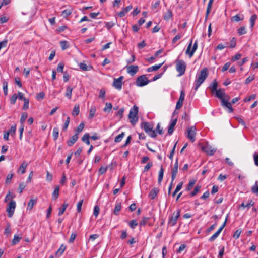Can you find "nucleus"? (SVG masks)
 Wrapping results in <instances>:
<instances>
[{
  "label": "nucleus",
  "instance_id": "obj_1",
  "mask_svg": "<svg viewBox=\"0 0 258 258\" xmlns=\"http://www.w3.org/2000/svg\"><path fill=\"white\" fill-rule=\"evenodd\" d=\"M214 92H215L216 96L221 100L222 106L224 108H227V111L229 113L232 112L233 109L231 103L228 102L230 97L228 95H225V90L224 89H219Z\"/></svg>",
  "mask_w": 258,
  "mask_h": 258
},
{
  "label": "nucleus",
  "instance_id": "obj_2",
  "mask_svg": "<svg viewBox=\"0 0 258 258\" xmlns=\"http://www.w3.org/2000/svg\"><path fill=\"white\" fill-rule=\"evenodd\" d=\"M208 75V70L206 68H203L200 74H197L194 82V89L197 91L201 85L204 82Z\"/></svg>",
  "mask_w": 258,
  "mask_h": 258
},
{
  "label": "nucleus",
  "instance_id": "obj_3",
  "mask_svg": "<svg viewBox=\"0 0 258 258\" xmlns=\"http://www.w3.org/2000/svg\"><path fill=\"white\" fill-rule=\"evenodd\" d=\"M141 127L151 137L155 138L157 135L155 131L153 130V125L148 122H143L141 124Z\"/></svg>",
  "mask_w": 258,
  "mask_h": 258
},
{
  "label": "nucleus",
  "instance_id": "obj_4",
  "mask_svg": "<svg viewBox=\"0 0 258 258\" xmlns=\"http://www.w3.org/2000/svg\"><path fill=\"white\" fill-rule=\"evenodd\" d=\"M138 107L135 105L131 109L128 114L130 121L133 125H135L138 121Z\"/></svg>",
  "mask_w": 258,
  "mask_h": 258
},
{
  "label": "nucleus",
  "instance_id": "obj_5",
  "mask_svg": "<svg viewBox=\"0 0 258 258\" xmlns=\"http://www.w3.org/2000/svg\"><path fill=\"white\" fill-rule=\"evenodd\" d=\"M176 71L179 73V76L183 75L186 70V64L182 59H176L175 61Z\"/></svg>",
  "mask_w": 258,
  "mask_h": 258
},
{
  "label": "nucleus",
  "instance_id": "obj_6",
  "mask_svg": "<svg viewBox=\"0 0 258 258\" xmlns=\"http://www.w3.org/2000/svg\"><path fill=\"white\" fill-rule=\"evenodd\" d=\"M180 214V210L179 209H177L176 212H174L172 215L169 218L168 225L171 227L174 226L176 224Z\"/></svg>",
  "mask_w": 258,
  "mask_h": 258
},
{
  "label": "nucleus",
  "instance_id": "obj_7",
  "mask_svg": "<svg viewBox=\"0 0 258 258\" xmlns=\"http://www.w3.org/2000/svg\"><path fill=\"white\" fill-rule=\"evenodd\" d=\"M192 41L191 40L185 52V53L187 54L190 58H191L194 55V53L198 48V41H196L192 47L191 50H190L192 47Z\"/></svg>",
  "mask_w": 258,
  "mask_h": 258
},
{
  "label": "nucleus",
  "instance_id": "obj_8",
  "mask_svg": "<svg viewBox=\"0 0 258 258\" xmlns=\"http://www.w3.org/2000/svg\"><path fill=\"white\" fill-rule=\"evenodd\" d=\"M150 82L145 75H142L137 78L136 84L138 86L142 87L147 85Z\"/></svg>",
  "mask_w": 258,
  "mask_h": 258
},
{
  "label": "nucleus",
  "instance_id": "obj_9",
  "mask_svg": "<svg viewBox=\"0 0 258 258\" xmlns=\"http://www.w3.org/2000/svg\"><path fill=\"white\" fill-rule=\"evenodd\" d=\"M196 131L197 129L195 126H189L187 129V137L191 142H194L195 141Z\"/></svg>",
  "mask_w": 258,
  "mask_h": 258
},
{
  "label": "nucleus",
  "instance_id": "obj_10",
  "mask_svg": "<svg viewBox=\"0 0 258 258\" xmlns=\"http://www.w3.org/2000/svg\"><path fill=\"white\" fill-rule=\"evenodd\" d=\"M16 206V204L15 201L14 200H11L9 203L8 207L6 209V211L8 213V216L9 217L11 218L12 217L14 213Z\"/></svg>",
  "mask_w": 258,
  "mask_h": 258
},
{
  "label": "nucleus",
  "instance_id": "obj_11",
  "mask_svg": "<svg viewBox=\"0 0 258 258\" xmlns=\"http://www.w3.org/2000/svg\"><path fill=\"white\" fill-rule=\"evenodd\" d=\"M124 77L122 76H120L118 78H114L112 86L118 90H120L122 86V80Z\"/></svg>",
  "mask_w": 258,
  "mask_h": 258
},
{
  "label": "nucleus",
  "instance_id": "obj_12",
  "mask_svg": "<svg viewBox=\"0 0 258 258\" xmlns=\"http://www.w3.org/2000/svg\"><path fill=\"white\" fill-rule=\"evenodd\" d=\"M227 222V218L226 219L225 221L223 223V224L221 225V226L220 227V228L218 230V231L215 232L210 238L209 239V241L210 242H212L214 241L219 235L223 228L225 227L226 224Z\"/></svg>",
  "mask_w": 258,
  "mask_h": 258
},
{
  "label": "nucleus",
  "instance_id": "obj_13",
  "mask_svg": "<svg viewBox=\"0 0 258 258\" xmlns=\"http://www.w3.org/2000/svg\"><path fill=\"white\" fill-rule=\"evenodd\" d=\"M202 149L209 156H212L216 151V149L213 148L211 146L209 145H206L203 146Z\"/></svg>",
  "mask_w": 258,
  "mask_h": 258
},
{
  "label": "nucleus",
  "instance_id": "obj_14",
  "mask_svg": "<svg viewBox=\"0 0 258 258\" xmlns=\"http://www.w3.org/2000/svg\"><path fill=\"white\" fill-rule=\"evenodd\" d=\"M178 159L176 160V161L174 163V167L171 170V179H172V182H173L174 179L176 178L177 172H178Z\"/></svg>",
  "mask_w": 258,
  "mask_h": 258
},
{
  "label": "nucleus",
  "instance_id": "obj_15",
  "mask_svg": "<svg viewBox=\"0 0 258 258\" xmlns=\"http://www.w3.org/2000/svg\"><path fill=\"white\" fill-rule=\"evenodd\" d=\"M185 93L184 91H181L180 97L176 103V109H179L182 106L183 101L184 100Z\"/></svg>",
  "mask_w": 258,
  "mask_h": 258
},
{
  "label": "nucleus",
  "instance_id": "obj_16",
  "mask_svg": "<svg viewBox=\"0 0 258 258\" xmlns=\"http://www.w3.org/2000/svg\"><path fill=\"white\" fill-rule=\"evenodd\" d=\"M126 68L127 72L132 76H134L139 71L138 66L131 65L127 67Z\"/></svg>",
  "mask_w": 258,
  "mask_h": 258
},
{
  "label": "nucleus",
  "instance_id": "obj_17",
  "mask_svg": "<svg viewBox=\"0 0 258 258\" xmlns=\"http://www.w3.org/2000/svg\"><path fill=\"white\" fill-rule=\"evenodd\" d=\"M177 118L172 119L171 120L169 127H168V133L169 135H171L173 133V132L174 131V127L177 123Z\"/></svg>",
  "mask_w": 258,
  "mask_h": 258
},
{
  "label": "nucleus",
  "instance_id": "obj_18",
  "mask_svg": "<svg viewBox=\"0 0 258 258\" xmlns=\"http://www.w3.org/2000/svg\"><path fill=\"white\" fill-rule=\"evenodd\" d=\"M78 139V135L75 134L71 137V138L68 140L67 142V145L69 147H71L77 141Z\"/></svg>",
  "mask_w": 258,
  "mask_h": 258
},
{
  "label": "nucleus",
  "instance_id": "obj_19",
  "mask_svg": "<svg viewBox=\"0 0 258 258\" xmlns=\"http://www.w3.org/2000/svg\"><path fill=\"white\" fill-rule=\"evenodd\" d=\"M132 9V6H128L123 8L120 12L118 13V16L120 17H124L125 14Z\"/></svg>",
  "mask_w": 258,
  "mask_h": 258
},
{
  "label": "nucleus",
  "instance_id": "obj_20",
  "mask_svg": "<svg viewBox=\"0 0 258 258\" xmlns=\"http://www.w3.org/2000/svg\"><path fill=\"white\" fill-rule=\"evenodd\" d=\"M159 190L157 188H153L149 193V197L151 199H154L157 196Z\"/></svg>",
  "mask_w": 258,
  "mask_h": 258
},
{
  "label": "nucleus",
  "instance_id": "obj_21",
  "mask_svg": "<svg viewBox=\"0 0 258 258\" xmlns=\"http://www.w3.org/2000/svg\"><path fill=\"white\" fill-rule=\"evenodd\" d=\"M28 166V164L26 163L25 162H23L20 166L19 167L18 172L21 173V174H24L25 173V170Z\"/></svg>",
  "mask_w": 258,
  "mask_h": 258
},
{
  "label": "nucleus",
  "instance_id": "obj_22",
  "mask_svg": "<svg viewBox=\"0 0 258 258\" xmlns=\"http://www.w3.org/2000/svg\"><path fill=\"white\" fill-rule=\"evenodd\" d=\"M80 69L83 71H89L92 69V67L91 66H87L84 63L81 62L79 64Z\"/></svg>",
  "mask_w": 258,
  "mask_h": 258
},
{
  "label": "nucleus",
  "instance_id": "obj_23",
  "mask_svg": "<svg viewBox=\"0 0 258 258\" xmlns=\"http://www.w3.org/2000/svg\"><path fill=\"white\" fill-rule=\"evenodd\" d=\"M218 82L214 80L210 85L209 88L211 89L212 92H214L217 90Z\"/></svg>",
  "mask_w": 258,
  "mask_h": 258
},
{
  "label": "nucleus",
  "instance_id": "obj_24",
  "mask_svg": "<svg viewBox=\"0 0 258 258\" xmlns=\"http://www.w3.org/2000/svg\"><path fill=\"white\" fill-rule=\"evenodd\" d=\"M257 18V16L256 14L252 15L251 16V17L250 18L249 22H250V28L251 29H253V28L255 25V21H256Z\"/></svg>",
  "mask_w": 258,
  "mask_h": 258
},
{
  "label": "nucleus",
  "instance_id": "obj_25",
  "mask_svg": "<svg viewBox=\"0 0 258 258\" xmlns=\"http://www.w3.org/2000/svg\"><path fill=\"white\" fill-rule=\"evenodd\" d=\"M36 202L37 199H30L27 205V210H31L33 208L34 205H35L36 204Z\"/></svg>",
  "mask_w": 258,
  "mask_h": 258
},
{
  "label": "nucleus",
  "instance_id": "obj_26",
  "mask_svg": "<svg viewBox=\"0 0 258 258\" xmlns=\"http://www.w3.org/2000/svg\"><path fill=\"white\" fill-rule=\"evenodd\" d=\"M121 209V204L120 202L116 203L114 209V214L116 215H118L119 212Z\"/></svg>",
  "mask_w": 258,
  "mask_h": 258
},
{
  "label": "nucleus",
  "instance_id": "obj_27",
  "mask_svg": "<svg viewBox=\"0 0 258 258\" xmlns=\"http://www.w3.org/2000/svg\"><path fill=\"white\" fill-rule=\"evenodd\" d=\"M59 187L58 186H56L52 193V198L53 200H56L59 196Z\"/></svg>",
  "mask_w": 258,
  "mask_h": 258
},
{
  "label": "nucleus",
  "instance_id": "obj_28",
  "mask_svg": "<svg viewBox=\"0 0 258 258\" xmlns=\"http://www.w3.org/2000/svg\"><path fill=\"white\" fill-rule=\"evenodd\" d=\"M80 112V106L78 104H76L72 112L73 116H77Z\"/></svg>",
  "mask_w": 258,
  "mask_h": 258
},
{
  "label": "nucleus",
  "instance_id": "obj_29",
  "mask_svg": "<svg viewBox=\"0 0 258 258\" xmlns=\"http://www.w3.org/2000/svg\"><path fill=\"white\" fill-rule=\"evenodd\" d=\"M254 204V202L252 200H250L248 203L245 204L243 202L240 206L239 208H247L249 209L251 206H253Z\"/></svg>",
  "mask_w": 258,
  "mask_h": 258
},
{
  "label": "nucleus",
  "instance_id": "obj_30",
  "mask_svg": "<svg viewBox=\"0 0 258 258\" xmlns=\"http://www.w3.org/2000/svg\"><path fill=\"white\" fill-rule=\"evenodd\" d=\"M173 17V14L170 10H168L164 16V19L168 21Z\"/></svg>",
  "mask_w": 258,
  "mask_h": 258
},
{
  "label": "nucleus",
  "instance_id": "obj_31",
  "mask_svg": "<svg viewBox=\"0 0 258 258\" xmlns=\"http://www.w3.org/2000/svg\"><path fill=\"white\" fill-rule=\"evenodd\" d=\"M66 246L62 244L56 252V255L59 256L62 254L66 249Z\"/></svg>",
  "mask_w": 258,
  "mask_h": 258
},
{
  "label": "nucleus",
  "instance_id": "obj_32",
  "mask_svg": "<svg viewBox=\"0 0 258 258\" xmlns=\"http://www.w3.org/2000/svg\"><path fill=\"white\" fill-rule=\"evenodd\" d=\"M72 91L73 88L72 87H71L70 86L67 87L65 96L69 99H71Z\"/></svg>",
  "mask_w": 258,
  "mask_h": 258
},
{
  "label": "nucleus",
  "instance_id": "obj_33",
  "mask_svg": "<svg viewBox=\"0 0 258 258\" xmlns=\"http://www.w3.org/2000/svg\"><path fill=\"white\" fill-rule=\"evenodd\" d=\"M73 9L72 8H70L69 9H66L62 11V15L66 17L69 15H70L73 12Z\"/></svg>",
  "mask_w": 258,
  "mask_h": 258
},
{
  "label": "nucleus",
  "instance_id": "obj_34",
  "mask_svg": "<svg viewBox=\"0 0 258 258\" xmlns=\"http://www.w3.org/2000/svg\"><path fill=\"white\" fill-rule=\"evenodd\" d=\"M163 174H164V169L161 166L160 170L159 172V175H158V182L159 183H160L163 179Z\"/></svg>",
  "mask_w": 258,
  "mask_h": 258
},
{
  "label": "nucleus",
  "instance_id": "obj_35",
  "mask_svg": "<svg viewBox=\"0 0 258 258\" xmlns=\"http://www.w3.org/2000/svg\"><path fill=\"white\" fill-rule=\"evenodd\" d=\"M89 135L88 134H85L83 137L82 138V140L83 142H85L87 145H90V141H89Z\"/></svg>",
  "mask_w": 258,
  "mask_h": 258
},
{
  "label": "nucleus",
  "instance_id": "obj_36",
  "mask_svg": "<svg viewBox=\"0 0 258 258\" xmlns=\"http://www.w3.org/2000/svg\"><path fill=\"white\" fill-rule=\"evenodd\" d=\"M112 107V105L111 103L107 102L105 104V106L103 109V111L105 112H109L111 110Z\"/></svg>",
  "mask_w": 258,
  "mask_h": 258
},
{
  "label": "nucleus",
  "instance_id": "obj_37",
  "mask_svg": "<svg viewBox=\"0 0 258 258\" xmlns=\"http://www.w3.org/2000/svg\"><path fill=\"white\" fill-rule=\"evenodd\" d=\"M196 182V181L194 179L190 180L188 184L187 187L186 188V191L190 190L192 188Z\"/></svg>",
  "mask_w": 258,
  "mask_h": 258
},
{
  "label": "nucleus",
  "instance_id": "obj_38",
  "mask_svg": "<svg viewBox=\"0 0 258 258\" xmlns=\"http://www.w3.org/2000/svg\"><path fill=\"white\" fill-rule=\"evenodd\" d=\"M201 186L199 185H197L195 188L194 190L190 192V196L194 197L197 195V194L200 191Z\"/></svg>",
  "mask_w": 258,
  "mask_h": 258
},
{
  "label": "nucleus",
  "instance_id": "obj_39",
  "mask_svg": "<svg viewBox=\"0 0 258 258\" xmlns=\"http://www.w3.org/2000/svg\"><path fill=\"white\" fill-rule=\"evenodd\" d=\"M59 128L58 127H54L53 130V137L54 140H56L58 137Z\"/></svg>",
  "mask_w": 258,
  "mask_h": 258
},
{
  "label": "nucleus",
  "instance_id": "obj_40",
  "mask_svg": "<svg viewBox=\"0 0 258 258\" xmlns=\"http://www.w3.org/2000/svg\"><path fill=\"white\" fill-rule=\"evenodd\" d=\"M27 118V114L25 112L22 113L21 114V116L20 118V123L21 124V125H24V123Z\"/></svg>",
  "mask_w": 258,
  "mask_h": 258
},
{
  "label": "nucleus",
  "instance_id": "obj_41",
  "mask_svg": "<svg viewBox=\"0 0 258 258\" xmlns=\"http://www.w3.org/2000/svg\"><path fill=\"white\" fill-rule=\"evenodd\" d=\"M124 133L122 132L121 134H120L115 138L114 142L116 143L120 142L124 137Z\"/></svg>",
  "mask_w": 258,
  "mask_h": 258
},
{
  "label": "nucleus",
  "instance_id": "obj_42",
  "mask_svg": "<svg viewBox=\"0 0 258 258\" xmlns=\"http://www.w3.org/2000/svg\"><path fill=\"white\" fill-rule=\"evenodd\" d=\"M96 109L95 107H91L89 111V115L88 117L89 119H92L94 117L96 112Z\"/></svg>",
  "mask_w": 258,
  "mask_h": 258
},
{
  "label": "nucleus",
  "instance_id": "obj_43",
  "mask_svg": "<svg viewBox=\"0 0 258 258\" xmlns=\"http://www.w3.org/2000/svg\"><path fill=\"white\" fill-rule=\"evenodd\" d=\"M84 127V124L83 122L81 123L79 126L77 127V128L76 130V134H77V135H79V134L81 132L83 128Z\"/></svg>",
  "mask_w": 258,
  "mask_h": 258
},
{
  "label": "nucleus",
  "instance_id": "obj_44",
  "mask_svg": "<svg viewBox=\"0 0 258 258\" xmlns=\"http://www.w3.org/2000/svg\"><path fill=\"white\" fill-rule=\"evenodd\" d=\"M258 182L256 181L255 184L252 186L251 188L252 192L258 196Z\"/></svg>",
  "mask_w": 258,
  "mask_h": 258
},
{
  "label": "nucleus",
  "instance_id": "obj_45",
  "mask_svg": "<svg viewBox=\"0 0 258 258\" xmlns=\"http://www.w3.org/2000/svg\"><path fill=\"white\" fill-rule=\"evenodd\" d=\"M128 225L132 229H134L137 225L138 223L136 220H132L128 222Z\"/></svg>",
  "mask_w": 258,
  "mask_h": 258
},
{
  "label": "nucleus",
  "instance_id": "obj_46",
  "mask_svg": "<svg viewBox=\"0 0 258 258\" xmlns=\"http://www.w3.org/2000/svg\"><path fill=\"white\" fill-rule=\"evenodd\" d=\"M153 162H149L147 163V164L145 166L143 172H148L149 169L153 166Z\"/></svg>",
  "mask_w": 258,
  "mask_h": 258
},
{
  "label": "nucleus",
  "instance_id": "obj_47",
  "mask_svg": "<svg viewBox=\"0 0 258 258\" xmlns=\"http://www.w3.org/2000/svg\"><path fill=\"white\" fill-rule=\"evenodd\" d=\"M60 44L63 50L67 49L69 47V45L66 41H60Z\"/></svg>",
  "mask_w": 258,
  "mask_h": 258
},
{
  "label": "nucleus",
  "instance_id": "obj_48",
  "mask_svg": "<svg viewBox=\"0 0 258 258\" xmlns=\"http://www.w3.org/2000/svg\"><path fill=\"white\" fill-rule=\"evenodd\" d=\"M14 196L12 193L9 192L5 197V202H7L9 200H12L14 198Z\"/></svg>",
  "mask_w": 258,
  "mask_h": 258
},
{
  "label": "nucleus",
  "instance_id": "obj_49",
  "mask_svg": "<svg viewBox=\"0 0 258 258\" xmlns=\"http://www.w3.org/2000/svg\"><path fill=\"white\" fill-rule=\"evenodd\" d=\"M16 130V125H12L11 128L7 132L11 136H14L15 134Z\"/></svg>",
  "mask_w": 258,
  "mask_h": 258
},
{
  "label": "nucleus",
  "instance_id": "obj_50",
  "mask_svg": "<svg viewBox=\"0 0 258 258\" xmlns=\"http://www.w3.org/2000/svg\"><path fill=\"white\" fill-rule=\"evenodd\" d=\"M99 211H100L99 207L98 205H95L94 207L93 214L96 217H97L98 216Z\"/></svg>",
  "mask_w": 258,
  "mask_h": 258
},
{
  "label": "nucleus",
  "instance_id": "obj_51",
  "mask_svg": "<svg viewBox=\"0 0 258 258\" xmlns=\"http://www.w3.org/2000/svg\"><path fill=\"white\" fill-rule=\"evenodd\" d=\"M64 66V63L63 62H59L57 68V72L63 73Z\"/></svg>",
  "mask_w": 258,
  "mask_h": 258
},
{
  "label": "nucleus",
  "instance_id": "obj_52",
  "mask_svg": "<svg viewBox=\"0 0 258 258\" xmlns=\"http://www.w3.org/2000/svg\"><path fill=\"white\" fill-rule=\"evenodd\" d=\"M21 238V237H20L19 235H15L14 236V238L12 240L13 244H16L17 243H18L20 241Z\"/></svg>",
  "mask_w": 258,
  "mask_h": 258
},
{
  "label": "nucleus",
  "instance_id": "obj_53",
  "mask_svg": "<svg viewBox=\"0 0 258 258\" xmlns=\"http://www.w3.org/2000/svg\"><path fill=\"white\" fill-rule=\"evenodd\" d=\"M237 33L239 35L245 34L246 33L244 27H241L237 30Z\"/></svg>",
  "mask_w": 258,
  "mask_h": 258
},
{
  "label": "nucleus",
  "instance_id": "obj_54",
  "mask_svg": "<svg viewBox=\"0 0 258 258\" xmlns=\"http://www.w3.org/2000/svg\"><path fill=\"white\" fill-rule=\"evenodd\" d=\"M115 25V23L113 22L112 21L105 23V27L107 28L108 30L110 29Z\"/></svg>",
  "mask_w": 258,
  "mask_h": 258
},
{
  "label": "nucleus",
  "instance_id": "obj_55",
  "mask_svg": "<svg viewBox=\"0 0 258 258\" xmlns=\"http://www.w3.org/2000/svg\"><path fill=\"white\" fill-rule=\"evenodd\" d=\"M70 118L69 117H67L66 120V121L64 122V124L62 127V130L63 131H66L67 128L68 127V126H69V123H70Z\"/></svg>",
  "mask_w": 258,
  "mask_h": 258
},
{
  "label": "nucleus",
  "instance_id": "obj_56",
  "mask_svg": "<svg viewBox=\"0 0 258 258\" xmlns=\"http://www.w3.org/2000/svg\"><path fill=\"white\" fill-rule=\"evenodd\" d=\"M149 219V217H143L142 219L141 220V221L140 222V225L141 226L146 225L147 224V223L148 222Z\"/></svg>",
  "mask_w": 258,
  "mask_h": 258
},
{
  "label": "nucleus",
  "instance_id": "obj_57",
  "mask_svg": "<svg viewBox=\"0 0 258 258\" xmlns=\"http://www.w3.org/2000/svg\"><path fill=\"white\" fill-rule=\"evenodd\" d=\"M176 144H177V142L174 144V145L173 146V147L170 153V155L169 156V158L170 160H173V156H174V152H175V148H176Z\"/></svg>",
  "mask_w": 258,
  "mask_h": 258
},
{
  "label": "nucleus",
  "instance_id": "obj_58",
  "mask_svg": "<svg viewBox=\"0 0 258 258\" xmlns=\"http://www.w3.org/2000/svg\"><path fill=\"white\" fill-rule=\"evenodd\" d=\"M18 98L17 95L16 94H14L11 99H10V103L11 104H14L16 103V100Z\"/></svg>",
  "mask_w": 258,
  "mask_h": 258
},
{
  "label": "nucleus",
  "instance_id": "obj_59",
  "mask_svg": "<svg viewBox=\"0 0 258 258\" xmlns=\"http://www.w3.org/2000/svg\"><path fill=\"white\" fill-rule=\"evenodd\" d=\"M255 98H256V95L255 94H252V95L249 96V97L245 98L244 99V101L245 102H249L251 100L254 99Z\"/></svg>",
  "mask_w": 258,
  "mask_h": 258
},
{
  "label": "nucleus",
  "instance_id": "obj_60",
  "mask_svg": "<svg viewBox=\"0 0 258 258\" xmlns=\"http://www.w3.org/2000/svg\"><path fill=\"white\" fill-rule=\"evenodd\" d=\"M236 40L233 37L230 41V47L231 48H233L236 46Z\"/></svg>",
  "mask_w": 258,
  "mask_h": 258
},
{
  "label": "nucleus",
  "instance_id": "obj_61",
  "mask_svg": "<svg viewBox=\"0 0 258 258\" xmlns=\"http://www.w3.org/2000/svg\"><path fill=\"white\" fill-rule=\"evenodd\" d=\"M83 200H80L77 204V210L78 211V212H80L81 211V207H82V204H83Z\"/></svg>",
  "mask_w": 258,
  "mask_h": 258
},
{
  "label": "nucleus",
  "instance_id": "obj_62",
  "mask_svg": "<svg viewBox=\"0 0 258 258\" xmlns=\"http://www.w3.org/2000/svg\"><path fill=\"white\" fill-rule=\"evenodd\" d=\"M224 250H225L224 246H222L220 248V250L219 251L218 256V258H223V255L224 254Z\"/></svg>",
  "mask_w": 258,
  "mask_h": 258
},
{
  "label": "nucleus",
  "instance_id": "obj_63",
  "mask_svg": "<svg viewBox=\"0 0 258 258\" xmlns=\"http://www.w3.org/2000/svg\"><path fill=\"white\" fill-rule=\"evenodd\" d=\"M107 169V167L101 166L100 168V169H99V174L102 175V174H104L106 172Z\"/></svg>",
  "mask_w": 258,
  "mask_h": 258
},
{
  "label": "nucleus",
  "instance_id": "obj_64",
  "mask_svg": "<svg viewBox=\"0 0 258 258\" xmlns=\"http://www.w3.org/2000/svg\"><path fill=\"white\" fill-rule=\"evenodd\" d=\"M26 185H25L24 183L21 182L19 184L18 190L20 194H21L23 190V189L25 188Z\"/></svg>",
  "mask_w": 258,
  "mask_h": 258
}]
</instances>
